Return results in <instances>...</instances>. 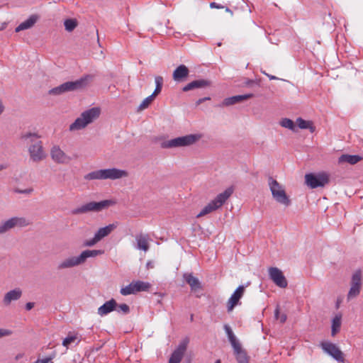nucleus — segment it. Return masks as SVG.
<instances>
[{"label": "nucleus", "instance_id": "e433bc0d", "mask_svg": "<svg viewBox=\"0 0 363 363\" xmlns=\"http://www.w3.org/2000/svg\"><path fill=\"white\" fill-rule=\"evenodd\" d=\"M154 99H155L153 98L152 96H149L147 98H145L142 101V103L139 105V106L138 108V111H141L147 108Z\"/></svg>", "mask_w": 363, "mask_h": 363}, {"label": "nucleus", "instance_id": "09e8293b", "mask_svg": "<svg viewBox=\"0 0 363 363\" xmlns=\"http://www.w3.org/2000/svg\"><path fill=\"white\" fill-rule=\"evenodd\" d=\"M210 7L212 8V9H214V8L215 9H223L224 8L223 6H222L220 4H218L216 3V2H211L210 4Z\"/></svg>", "mask_w": 363, "mask_h": 363}, {"label": "nucleus", "instance_id": "6e6552de", "mask_svg": "<svg viewBox=\"0 0 363 363\" xmlns=\"http://www.w3.org/2000/svg\"><path fill=\"white\" fill-rule=\"evenodd\" d=\"M268 184L269 186L273 198L278 203L286 206H289L291 204V201L286 195L284 189L276 179H273L272 177H269L268 179Z\"/></svg>", "mask_w": 363, "mask_h": 363}, {"label": "nucleus", "instance_id": "4be33fe9", "mask_svg": "<svg viewBox=\"0 0 363 363\" xmlns=\"http://www.w3.org/2000/svg\"><path fill=\"white\" fill-rule=\"evenodd\" d=\"M117 307V302L114 298L105 302L102 306L98 308V314L100 316H104L109 313L115 311Z\"/></svg>", "mask_w": 363, "mask_h": 363}, {"label": "nucleus", "instance_id": "4c0bfd02", "mask_svg": "<svg viewBox=\"0 0 363 363\" xmlns=\"http://www.w3.org/2000/svg\"><path fill=\"white\" fill-rule=\"evenodd\" d=\"M280 124L282 127L288 128L291 130H294L295 125L292 120L289 118H284L280 122Z\"/></svg>", "mask_w": 363, "mask_h": 363}, {"label": "nucleus", "instance_id": "c03bdc74", "mask_svg": "<svg viewBox=\"0 0 363 363\" xmlns=\"http://www.w3.org/2000/svg\"><path fill=\"white\" fill-rule=\"evenodd\" d=\"M13 191L17 194H30L33 191V189L28 188V189L22 190V189L16 188L13 190Z\"/></svg>", "mask_w": 363, "mask_h": 363}, {"label": "nucleus", "instance_id": "49530a36", "mask_svg": "<svg viewBox=\"0 0 363 363\" xmlns=\"http://www.w3.org/2000/svg\"><path fill=\"white\" fill-rule=\"evenodd\" d=\"M12 334L11 330L4 328H0V338L9 336Z\"/></svg>", "mask_w": 363, "mask_h": 363}, {"label": "nucleus", "instance_id": "39448f33", "mask_svg": "<svg viewBox=\"0 0 363 363\" xmlns=\"http://www.w3.org/2000/svg\"><path fill=\"white\" fill-rule=\"evenodd\" d=\"M199 139L200 135L196 134H189L171 140H164L161 143L160 146L164 149L187 147L196 143Z\"/></svg>", "mask_w": 363, "mask_h": 363}, {"label": "nucleus", "instance_id": "bf43d9fd", "mask_svg": "<svg viewBox=\"0 0 363 363\" xmlns=\"http://www.w3.org/2000/svg\"><path fill=\"white\" fill-rule=\"evenodd\" d=\"M215 363H220V361L219 359L216 360Z\"/></svg>", "mask_w": 363, "mask_h": 363}, {"label": "nucleus", "instance_id": "b1692460", "mask_svg": "<svg viewBox=\"0 0 363 363\" xmlns=\"http://www.w3.org/2000/svg\"><path fill=\"white\" fill-rule=\"evenodd\" d=\"M22 295V291L19 288H16L7 292L3 298V303L5 306H9L13 301L18 300Z\"/></svg>", "mask_w": 363, "mask_h": 363}, {"label": "nucleus", "instance_id": "7c9ffc66", "mask_svg": "<svg viewBox=\"0 0 363 363\" xmlns=\"http://www.w3.org/2000/svg\"><path fill=\"white\" fill-rule=\"evenodd\" d=\"M362 286L352 284L350 283V289L348 291V294L347 295V301H350L354 298H356L359 296L360 291H361Z\"/></svg>", "mask_w": 363, "mask_h": 363}, {"label": "nucleus", "instance_id": "dca6fc26", "mask_svg": "<svg viewBox=\"0 0 363 363\" xmlns=\"http://www.w3.org/2000/svg\"><path fill=\"white\" fill-rule=\"evenodd\" d=\"M245 291V287L243 285L239 286L231 295L227 303L228 312L233 311L234 307L240 304V299L242 297Z\"/></svg>", "mask_w": 363, "mask_h": 363}, {"label": "nucleus", "instance_id": "9b49d317", "mask_svg": "<svg viewBox=\"0 0 363 363\" xmlns=\"http://www.w3.org/2000/svg\"><path fill=\"white\" fill-rule=\"evenodd\" d=\"M322 350L339 362L344 363L345 359L342 352L334 343L330 342H322L320 344Z\"/></svg>", "mask_w": 363, "mask_h": 363}, {"label": "nucleus", "instance_id": "a878e982", "mask_svg": "<svg viewBox=\"0 0 363 363\" xmlns=\"http://www.w3.org/2000/svg\"><path fill=\"white\" fill-rule=\"evenodd\" d=\"M137 243V249L143 250L144 252L148 251L150 248L149 245V235L147 234L140 233L135 236Z\"/></svg>", "mask_w": 363, "mask_h": 363}, {"label": "nucleus", "instance_id": "c756f323", "mask_svg": "<svg viewBox=\"0 0 363 363\" xmlns=\"http://www.w3.org/2000/svg\"><path fill=\"white\" fill-rule=\"evenodd\" d=\"M342 315H336L332 320L331 335L335 336L340 330Z\"/></svg>", "mask_w": 363, "mask_h": 363}, {"label": "nucleus", "instance_id": "473e14b6", "mask_svg": "<svg viewBox=\"0 0 363 363\" xmlns=\"http://www.w3.org/2000/svg\"><path fill=\"white\" fill-rule=\"evenodd\" d=\"M135 285V291L136 292L140 291H147L151 287V284L149 282H145L143 281H133Z\"/></svg>", "mask_w": 363, "mask_h": 363}, {"label": "nucleus", "instance_id": "3c124183", "mask_svg": "<svg viewBox=\"0 0 363 363\" xmlns=\"http://www.w3.org/2000/svg\"><path fill=\"white\" fill-rule=\"evenodd\" d=\"M155 267V264L152 261H147V262L146 263V269H153Z\"/></svg>", "mask_w": 363, "mask_h": 363}, {"label": "nucleus", "instance_id": "e2e57ef3", "mask_svg": "<svg viewBox=\"0 0 363 363\" xmlns=\"http://www.w3.org/2000/svg\"><path fill=\"white\" fill-rule=\"evenodd\" d=\"M193 320V315H191V320Z\"/></svg>", "mask_w": 363, "mask_h": 363}, {"label": "nucleus", "instance_id": "c9c22d12", "mask_svg": "<svg viewBox=\"0 0 363 363\" xmlns=\"http://www.w3.org/2000/svg\"><path fill=\"white\" fill-rule=\"evenodd\" d=\"M64 25L65 27V30L69 32H71L77 27V23L76 20L69 18L65 21Z\"/></svg>", "mask_w": 363, "mask_h": 363}, {"label": "nucleus", "instance_id": "20e7f679", "mask_svg": "<svg viewBox=\"0 0 363 363\" xmlns=\"http://www.w3.org/2000/svg\"><path fill=\"white\" fill-rule=\"evenodd\" d=\"M90 78L89 75H86L76 81L65 82L58 86L51 89L48 93L50 95H60L66 92L82 89L87 86Z\"/></svg>", "mask_w": 363, "mask_h": 363}, {"label": "nucleus", "instance_id": "72a5a7b5", "mask_svg": "<svg viewBox=\"0 0 363 363\" xmlns=\"http://www.w3.org/2000/svg\"><path fill=\"white\" fill-rule=\"evenodd\" d=\"M120 293L123 296H128L130 294H136V291H135V285L133 284V281H132L130 284L125 287H122L120 290Z\"/></svg>", "mask_w": 363, "mask_h": 363}, {"label": "nucleus", "instance_id": "cd10ccee", "mask_svg": "<svg viewBox=\"0 0 363 363\" xmlns=\"http://www.w3.org/2000/svg\"><path fill=\"white\" fill-rule=\"evenodd\" d=\"M362 157L357 155H342L338 158V163L339 164H343V163H349L350 164H355L357 162H359L360 160H362Z\"/></svg>", "mask_w": 363, "mask_h": 363}, {"label": "nucleus", "instance_id": "1a4fd4ad", "mask_svg": "<svg viewBox=\"0 0 363 363\" xmlns=\"http://www.w3.org/2000/svg\"><path fill=\"white\" fill-rule=\"evenodd\" d=\"M329 177L322 172L318 174L309 173L305 175V182L311 189L323 187L329 183Z\"/></svg>", "mask_w": 363, "mask_h": 363}, {"label": "nucleus", "instance_id": "de8ad7c7", "mask_svg": "<svg viewBox=\"0 0 363 363\" xmlns=\"http://www.w3.org/2000/svg\"><path fill=\"white\" fill-rule=\"evenodd\" d=\"M211 98L210 97H204V98H201L199 99H198L196 101V106H199L200 104H201L203 102H204L205 101H208L210 100Z\"/></svg>", "mask_w": 363, "mask_h": 363}, {"label": "nucleus", "instance_id": "5fc2aeb1", "mask_svg": "<svg viewBox=\"0 0 363 363\" xmlns=\"http://www.w3.org/2000/svg\"><path fill=\"white\" fill-rule=\"evenodd\" d=\"M264 74H266L270 79H277L278 78L275 76L269 75L265 72H263Z\"/></svg>", "mask_w": 363, "mask_h": 363}, {"label": "nucleus", "instance_id": "4d7b16f0", "mask_svg": "<svg viewBox=\"0 0 363 363\" xmlns=\"http://www.w3.org/2000/svg\"><path fill=\"white\" fill-rule=\"evenodd\" d=\"M6 168V166L4 164H0V171Z\"/></svg>", "mask_w": 363, "mask_h": 363}, {"label": "nucleus", "instance_id": "864d4df0", "mask_svg": "<svg viewBox=\"0 0 363 363\" xmlns=\"http://www.w3.org/2000/svg\"><path fill=\"white\" fill-rule=\"evenodd\" d=\"M255 83V82L252 79H248L246 82H245V84L247 86H252V84H254Z\"/></svg>", "mask_w": 363, "mask_h": 363}, {"label": "nucleus", "instance_id": "a211bd4d", "mask_svg": "<svg viewBox=\"0 0 363 363\" xmlns=\"http://www.w3.org/2000/svg\"><path fill=\"white\" fill-rule=\"evenodd\" d=\"M253 96L252 94H247L243 95H237L231 97L225 98L220 104L218 105L220 107L230 106L238 103H240L245 100L249 99Z\"/></svg>", "mask_w": 363, "mask_h": 363}, {"label": "nucleus", "instance_id": "a19ab883", "mask_svg": "<svg viewBox=\"0 0 363 363\" xmlns=\"http://www.w3.org/2000/svg\"><path fill=\"white\" fill-rule=\"evenodd\" d=\"M274 316L276 319L279 320L281 323H284L286 320V315L284 313H279V308L277 307L274 311Z\"/></svg>", "mask_w": 363, "mask_h": 363}, {"label": "nucleus", "instance_id": "13d9d810", "mask_svg": "<svg viewBox=\"0 0 363 363\" xmlns=\"http://www.w3.org/2000/svg\"><path fill=\"white\" fill-rule=\"evenodd\" d=\"M4 111V107L3 106L0 104V114L3 112Z\"/></svg>", "mask_w": 363, "mask_h": 363}, {"label": "nucleus", "instance_id": "603ef678", "mask_svg": "<svg viewBox=\"0 0 363 363\" xmlns=\"http://www.w3.org/2000/svg\"><path fill=\"white\" fill-rule=\"evenodd\" d=\"M33 306H34V303H33V302H28V303H26V309L27 311H30V310H31V309L33 308Z\"/></svg>", "mask_w": 363, "mask_h": 363}, {"label": "nucleus", "instance_id": "a18cd8bd", "mask_svg": "<svg viewBox=\"0 0 363 363\" xmlns=\"http://www.w3.org/2000/svg\"><path fill=\"white\" fill-rule=\"evenodd\" d=\"M155 84H156L155 87H159L160 89H162V86H163V77L161 76H157L155 78Z\"/></svg>", "mask_w": 363, "mask_h": 363}, {"label": "nucleus", "instance_id": "8fccbe9b", "mask_svg": "<svg viewBox=\"0 0 363 363\" xmlns=\"http://www.w3.org/2000/svg\"><path fill=\"white\" fill-rule=\"evenodd\" d=\"M161 91H162V89H160L159 87H155V91L150 96H152L153 98L155 99L156 97V96H157L161 92Z\"/></svg>", "mask_w": 363, "mask_h": 363}, {"label": "nucleus", "instance_id": "9d476101", "mask_svg": "<svg viewBox=\"0 0 363 363\" xmlns=\"http://www.w3.org/2000/svg\"><path fill=\"white\" fill-rule=\"evenodd\" d=\"M30 224L24 217H12L0 224V235H3L15 227H26Z\"/></svg>", "mask_w": 363, "mask_h": 363}, {"label": "nucleus", "instance_id": "f704fd0d", "mask_svg": "<svg viewBox=\"0 0 363 363\" xmlns=\"http://www.w3.org/2000/svg\"><path fill=\"white\" fill-rule=\"evenodd\" d=\"M362 271L357 269L352 274L351 279V284L362 286Z\"/></svg>", "mask_w": 363, "mask_h": 363}, {"label": "nucleus", "instance_id": "aec40b11", "mask_svg": "<svg viewBox=\"0 0 363 363\" xmlns=\"http://www.w3.org/2000/svg\"><path fill=\"white\" fill-rule=\"evenodd\" d=\"M210 86H211L210 81H208L207 79H198V80L192 81V82H189V84H187L186 85H185L182 88V91L184 92H187L189 91L194 90L196 89H203V88H206V87H208Z\"/></svg>", "mask_w": 363, "mask_h": 363}, {"label": "nucleus", "instance_id": "f3484780", "mask_svg": "<svg viewBox=\"0 0 363 363\" xmlns=\"http://www.w3.org/2000/svg\"><path fill=\"white\" fill-rule=\"evenodd\" d=\"M40 136L36 133L25 132L21 135V140L26 144L28 147L30 145H35L43 142L40 140Z\"/></svg>", "mask_w": 363, "mask_h": 363}, {"label": "nucleus", "instance_id": "f8f14e48", "mask_svg": "<svg viewBox=\"0 0 363 363\" xmlns=\"http://www.w3.org/2000/svg\"><path fill=\"white\" fill-rule=\"evenodd\" d=\"M270 279L279 287L286 288L288 281L281 269L277 267H269L268 269Z\"/></svg>", "mask_w": 363, "mask_h": 363}, {"label": "nucleus", "instance_id": "f257e3e1", "mask_svg": "<svg viewBox=\"0 0 363 363\" xmlns=\"http://www.w3.org/2000/svg\"><path fill=\"white\" fill-rule=\"evenodd\" d=\"M102 250H86L83 251L79 256L68 257L61 262L57 266L58 270H63L75 267L84 264L89 257H94L103 254Z\"/></svg>", "mask_w": 363, "mask_h": 363}, {"label": "nucleus", "instance_id": "052dcab7", "mask_svg": "<svg viewBox=\"0 0 363 363\" xmlns=\"http://www.w3.org/2000/svg\"><path fill=\"white\" fill-rule=\"evenodd\" d=\"M217 45H218V46H220L221 45V43H218Z\"/></svg>", "mask_w": 363, "mask_h": 363}, {"label": "nucleus", "instance_id": "ddd939ff", "mask_svg": "<svg viewBox=\"0 0 363 363\" xmlns=\"http://www.w3.org/2000/svg\"><path fill=\"white\" fill-rule=\"evenodd\" d=\"M30 159L33 162H39L45 160L47 154L43 146V143L35 145H30L28 149Z\"/></svg>", "mask_w": 363, "mask_h": 363}, {"label": "nucleus", "instance_id": "6ab92c4d", "mask_svg": "<svg viewBox=\"0 0 363 363\" xmlns=\"http://www.w3.org/2000/svg\"><path fill=\"white\" fill-rule=\"evenodd\" d=\"M238 363H249L250 357L240 343L232 347Z\"/></svg>", "mask_w": 363, "mask_h": 363}, {"label": "nucleus", "instance_id": "0eeeda50", "mask_svg": "<svg viewBox=\"0 0 363 363\" xmlns=\"http://www.w3.org/2000/svg\"><path fill=\"white\" fill-rule=\"evenodd\" d=\"M113 202L111 200H103L99 202L91 201L71 211L72 215L84 214L89 212H99L109 207Z\"/></svg>", "mask_w": 363, "mask_h": 363}, {"label": "nucleus", "instance_id": "412c9836", "mask_svg": "<svg viewBox=\"0 0 363 363\" xmlns=\"http://www.w3.org/2000/svg\"><path fill=\"white\" fill-rule=\"evenodd\" d=\"M183 279L188 284L192 291L196 292L197 290L201 289V283L198 278L195 277L192 273H184Z\"/></svg>", "mask_w": 363, "mask_h": 363}, {"label": "nucleus", "instance_id": "bb28decb", "mask_svg": "<svg viewBox=\"0 0 363 363\" xmlns=\"http://www.w3.org/2000/svg\"><path fill=\"white\" fill-rule=\"evenodd\" d=\"M39 17L36 14L31 15L27 20L22 22L15 29L16 33L32 28L38 21Z\"/></svg>", "mask_w": 363, "mask_h": 363}, {"label": "nucleus", "instance_id": "37998d69", "mask_svg": "<svg viewBox=\"0 0 363 363\" xmlns=\"http://www.w3.org/2000/svg\"><path fill=\"white\" fill-rule=\"evenodd\" d=\"M99 241L96 239V237L94 236L91 239L87 240L84 242V245L86 247H92L98 243Z\"/></svg>", "mask_w": 363, "mask_h": 363}, {"label": "nucleus", "instance_id": "f03ea898", "mask_svg": "<svg viewBox=\"0 0 363 363\" xmlns=\"http://www.w3.org/2000/svg\"><path fill=\"white\" fill-rule=\"evenodd\" d=\"M125 170L116 168H110L104 169H99L91 172L84 175L85 180H104V179H118L128 176Z\"/></svg>", "mask_w": 363, "mask_h": 363}, {"label": "nucleus", "instance_id": "393cba45", "mask_svg": "<svg viewBox=\"0 0 363 363\" xmlns=\"http://www.w3.org/2000/svg\"><path fill=\"white\" fill-rule=\"evenodd\" d=\"M189 74L188 67L184 65H180L173 72L172 77L176 82H182L189 76Z\"/></svg>", "mask_w": 363, "mask_h": 363}, {"label": "nucleus", "instance_id": "2eb2a0df", "mask_svg": "<svg viewBox=\"0 0 363 363\" xmlns=\"http://www.w3.org/2000/svg\"><path fill=\"white\" fill-rule=\"evenodd\" d=\"M50 156L52 160L58 164H68L71 160V157L66 155L57 145H55L51 148Z\"/></svg>", "mask_w": 363, "mask_h": 363}, {"label": "nucleus", "instance_id": "ea45409f", "mask_svg": "<svg viewBox=\"0 0 363 363\" xmlns=\"http://www.w3.org/2000/svg\"><path fill=\"white\" fill-rule=\"evenodd\" d=\"M119 313H123L124 315L129 313L130 308L126 303H122L120 305H117L116 309L115 310Z\"/></svg>", "mask_w": 363, "mask_h": 363}, {"label": "nucleus", "instance_id": "79ce46f5", "mask_svg": "<svg viewBox=\"0 0 363 363\" xmlns=\"http://www.w3.org/2000/svg\"><path fill=\"white\" fill-rule=\"evenodd\" d=\"M55 354H52L48 357L43 358V359H38L35 362V363H52V359L55 357Z\"/></svg>", "mask_w": 363, "mask_h": 363}, {"label": "nucleus", "instance_id": "5701e85b", "mask_svg": "<svg viewBox=\"0 0 363 363\" xmlns=\"http://www.w3.org/2000/svg\"><path fill=\"white\" fill-rule=\"evenodd\" d=\"M118 223L116 222L99 228L94 234L96 239L99 241L101 240L104 238L110 235L118 227Z\"/></svg>", "mask_w": 363, "mask_h": 363}, {"label": "nucleus", "instance_id": "2f4dec72", "mask_svg": "<svg viewBox=\"0 0 363 363\" xmlns=\"http://www.w3.org/2000/svg\"><path fill=\"white\" fill-rule=\"evenodd\" d=\"M296 123L298 128L301 129H309L311 132L315 130V127L313 125L311 121L303 120L301 118H298L296 120Z\"/></svg>", "mask_w": 363, "mask_h": 363}, {"label": "nucleus", "instance_id": "58836bf2", "mask_svg": "<svg viewBox=\"0 0 363 363\" xmlns=\"http://www.w3.org/2000/svg\"><path fill=\"white\" fill-rule=\"evenodd\" d=\"M77 336L74 335H68L62 341V345L68 347L72 342L77 340Z\"/></svg>", "mask_w": 363, "mask_h": 363}, {"label": "nucleus", "instance_id": "4468645a", "mask_svg": "<svg viewBox=\"0 0 363 363\" xmlns=\"http://www.w3.org/2000/svg\"><path fill=\"white\" fill-rule=\"evenodd\" d=\"M189 343V339L185 338L181 341L178 347L172 352L169 363H180L186 349Z\"/></svg>", "mask_w": 363, "mask_h": 363}, {"label": "nucleus", "instance_id": "680f3d73", "mask_svg": "<svg viewBox=\"0 0 363 363\" xmlns=\"http://www.w3.org/2000/svg\"><path fill=\"white\" fill-rule=\"evenodd\" d=\"M4 28H5V26H3L2 28H0V30H3Z\"/></svg>", "mask_w": 363, "mask_h": 363}, {"label": "nucleus", "instance_id": "7ed1b4c3", "mask_svg": "<svg viewBox=\"0 0 363 363\" xmlns=\"http://www.w3.org/2000/svg\"><path fill=\"white\" fill-rule=\"evenodd\" d=\"M101 110L98 107H94L82 112L70 125V131L79 130L85 128L88 125L92 123L100 116Z\"/></svg>", "mask_w": 363, "mask_h": 363}, {"label": "nucleus", "instance_id": "6e6d98bb", "mask_svg": "<svg viewBox=\"0 0 363 363\" xmlns=\"http://www.w3.org/2000/svg\"><path fill=\"white\" fill-rule=\"evenodd\" d=\"M225 11H226V12H228V13H230V15H231V16H233V11H231L228 7H226V8H225Z\"/></svg>", "mask_w": 363, "mask_h": 363}, {"label": "nucleus", "instance_id": "c85d7f7f", "mask_svg": "<svg viewBox=\"0 0 363 363\" xmlns=\"http://www.w3.org/2000/svg\"><path fill=\"white\" fill-rule=\"evenodd\" d=\"M223 328L225 330V332L227 334L228 340L231 345L232 347L235 346L236 345L240 343L239 340L237 339L236 336L235 335L233 331L232 330L231 328L227 325L225 324L223 325Z\"/></svg>", "mask_w": 363, "mask_h": 363}, {"label": "nucleus", "instance_id": "423d86ee", "mask_svg": "<svg viewBox=\"0 0 363 363\" xmlns=\"http://www.w3.org/2000/svg\"><path fill=\"white\" fill-rule=\"evenodd\" d=\"M233 193V189L232 187L226 189L223 192L217 195V196L213 201L204 206V208L197 215V217L203 216L220 208Z\"/></svg>", "mask_w": 363, "mask_h": 363}]
</instances>
